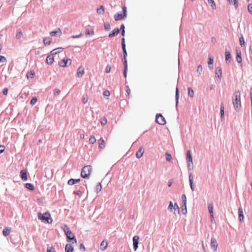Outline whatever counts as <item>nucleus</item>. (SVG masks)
<instances>
[{"label": "nucleus", "mask_w": 252, "mask_h": 252, "mask_svg": "<svg viewBox=\"0 0 252 252\" xmlns=\"http://www.w3.org/2000/svg\"><path fill=\"white\" fill-rule=\"evenodd\" d=\"M107 122V120L106 118H103L100 120V123L101 125L105 126Z\"/></svg>", "instance_id": "obj_41"}, {"label": "nucleus", "mask_w": 252, "mask_h": 252, "mask_svg": "<svg viewBox=\"0 0 252 252\" xmlns=\"http://www.w3.org/2000/svg\"><path fill=\"white\" fill-rule=\"evenodd\" d=\"M218 244L216 239L213 238L211 241V247L215 251H216L218 248Z\"/></svg>", "instance_id": "obj_12"}, {"label": "nucleus", "mask_w": 252, "mask_h": 252, "mask_svg": "<svg viewBox=\"0 0 252 252\" xmlns=\"http://www.w3.org/2000/svg\"><path fill=\"white\" fill-rule=\"evenodd\" d=\"M188 95L190 96L191 98H192L194 96V92L193 90L191 88L189 87L188 88Z\"/></svg>", "instance_id": "obj_34"}, {"label": "nucleus", "mask_w": 252, "mask_h": 252, "mask_svg": "<svg viewBox=\"0 0 252 252\" xmlns=\"http://www.w3.org/2000/svg\"><path fill=\"white\" fill-rule=\"evenodd\" d=\"M144 153V149L142 147H141L138 151L136 153V157L138 158H141Z\"/></svg>", "instance_id": "obj_13"}, {"label": "nucleus", "mask_w": 252, "mask_h": 252, "mask_svg": "<svg viewBox=\"0 0 252 252\" xmlns=\"http://www.w3.org/2000/svg\"><path fill=\"white\" fill-rule=\"evenodd\" d=\"M88 100V96H84L82 98V102L84 104H85L87 102Z\"/></svg>", "instance_id": "obj_49"}, {"label": "nucleus", "mask_w": 252, "mask_h": 252, "mask_svg": "<svg viewBox=\"0 0 252 252\" xmlns=\"http://www.w3.org/2000/svg\"><path fill=\"white\" fill-rule=\"evenodd\" d=\"M6 59L3 56L0 55V62H6Z\"/></svg>", "instance_id": "obj_54"}, {"label": "nucleus", "mask_w": 252, "mask_h": 252, "mask_svg": "<svg viewBox=\"0 0 252 252\" xmlns=\"http://www.w3.org/2000/svg\"><path fill=\"white\" fill-rule=\"evenodd\" d=\"M165 158H166V160L168 161H170L172 159L171 155L168 153L165 154Z\"/></svg>", "instance_id": "obj_39"}, {"label": "nucleus", "mask_w": 252, "mask_h": 252, "mask_svg": "<svg viewBox=\"0 0 252 252\" xmlns=\"http://www.w3.org/2000/svg\"><path fill=\"white\" fill-rule=\"evenodd\" d=\"M103 95L105 96H109L110 95V93L108 90L105 91L103 92Z\"/></svg>", "instance_id": "obj_55"}, {"label": "nucleus", "mask_w": 252, "mask_h": 252, "mask_svg": "<svg viewBox=\"0 0 252 252\" xmlns=\"http://www.w3.org/2000/svg\"><path fill=\"white\" fill-rule=\"evenodd\" d=\"M108 243L106 240H104L102 241L100 244V250L102 251H104L105 250H106V249L108 247Z\"/></svg>", "instance_id": "obj_15"}, {"label": "nucleus", "mask_w": 252, "mask_h": 252, "mask_svg": "<svg viewBox=\"0 0 252 252\" xmlns=\"http://www.w3.org/2000/svg\"><path fill=\"white\" fill-rule=\"evenodd\" d=\"M50 35L52 36H55L56 35L61 36L62 35V31L60 28H58L57 30L50 32Z\"/></svg>", "instance_id": "obj_14"}, {"label": "nucleus", "mask_w": 252, "mask_h": 252, "mask_svg": "<svg viewBox=\"0 0 252 252\" xmlns=\"http://www.w3.org/2000/svg\"><path fill=\"white\" fill-rule=\"evenodd\" d=\"M224 105H223V103H221V106H220V115H221V117H222L223 116V115H224Z\"/></svg>", "instance_id": "obj_42"}, {"label": "nucleus", "mask_w": 252, "mask_h": 252, "mask_svg": "<svg viewBox=\"0 0 252 252\" xmlns=\"http://www.w3.org/2000/svg\"><path fill=\"white\" fill-rule=\"evenodd\" d=\"M182 202L183 203V207H186V205H187V198L185 194H183L182 196Z\"/></svg>", "instance_id": "obj_36"}, {"label": "nucleus", "mask_w": 252, "mask_h": 252, "mask_svg": "<svg viewBox=\"0 0 252 252\" xmlns=\"http://www.w3.org/2000/svg\"><path fill=\"white\" fill-rule=\"evenodd\" d=\"M123 14L117 13L114 15V19L116 21L121 20L124 19L126 16V7L124 6L123 7Z\"/></svg>", "instance_id": "obj_5"}, {"label": "nucleus", "mask_w": 252, "mask_h": 252, "mask_svg": "<svg viewBox=\"0 0 252 252\" xmlns=\"http://www.w3.org/2000/svg\"><path fill=\"white\" fill-rule=\"evenodd\" d=\"M179 97V89H178V88H176V100H177V103H178Z\"/></svg>", "instance_id": "obj_46"}, {"label": "nucleus", "mask_w": 252, "mask_h": 252, "mask_svg": "<svg viewBox=\"0 0 252 252\" xmlns=\"http://www.w3.org/2000/svg\"><path fill=\"white\" fill-rule=\"evenodd\" d=\"M102 186L100 183H98L95 187V191L98 193L101 190Z\"/></svg>", "instance_id": "obj_31"}, {"label": "nucleus", "mask_w": 252, "mask_h": 252, "mask_svg": "<svg viewBox=\"0 0 252 252\" xmlns=\"http://www.w3.org/2000/svg\"><path fill=\"white\" fill-rule=\"evenodd\" d=\"M124 52V58H126V57L127 55V52L126 51V47L124 48H122Z\"/></svg>", "instance_id": "obj_60"}, {"label": "nucleus", "mask_w": 252, "mask_h": 252, "mask_svg": "<svg viewBox=\"0 0 252 252\" xmlns=\"http://www.w3.org/2000/svg\"><path fill=\"white\" fill-rule=\"evenodd\" d=\"M168 209L170 210V211H173V209L174 210V213H175L176 211H177L178 213H179L180 208L178 205V204L175 203L174 205L173 206V203L172 201H170L169 203V205L168 206Z\"/></svg>", "instance_id": "obj_7"}, {"label": "nucleus", "mask_w": 252, "mask_h": 252, "mask_svg": "<svg viewBox=\"0 0 252 252\" xmlns=\"http://www.w3.org/2000/svg\"><path fill=\"white\" fill-rule=\"evenodd\" d=\"M182 211L183 214L185 215L187 214V205H186V207H183V206H182Z\"/></svg>", "instance_id": "obj_51"}, {"label": "nucleus", "mask_w": 252, "mask_h": 252, "mask_svg": "<svg viewBox=\"0 0 252 252\" xmlns=\"http://www.w3.org/2000/svg\"><path fill=\"white\" fill-rule=\"evenodd\" d=\"M11 229L10 227H5L3 229L2 233L4 236H7L9 235Z\"/></svg>", "instance_id": "obj_20"}, {"label": "nucleus", "mask_w": 252, "mask_h": 252, "mask_svg": "<svg viewBox=\"0 0 252 252\" xmlns=\"http://www.w3.org/2000/svg\"><path fill=\"white\" fill-rule=\"evenodd\" d=\"M213 63H214L213 59L211 57H209L208 62V65H211Z\"/></svg>", "instance_id": "obj_52"}, {"label": "nucleus", "mask_w": 252, "mask_h": 252, "mask_svg": "<svg viewBox=\"0 0 252 252\" xmlns=\"http://www.w3.org/2000/svg\"><path fill=\"white\" fill-rule=\"evenodd\" d=\"M231 58V55L229 51H225V60L226 61L229 60Z\"/></svg>", "instance_id": "obj_37"}, {"label": "nucleus", "mask_w": 252, "mask_h": 252, "mask_svg": "<svg viewBox=\"0 0 252 252\" xmlns=\"http://www.w3.org/2000/svg\"><path fill=\"white\" fill-rule=\"evenodd\" d=\"M37 101V99L36 97H33L31 100L30 103L31 105H33L36 103Z\"/></svg>", "instance_id": "obj_44"}, {"label": "nucleus", "mask_w": 252, "mask_h": 252, "mask_svg": "<svg viewBox=\"0 0 252 252\" xmlns=\"http://www.w3.org/2000/svg\"><path fill=\"white\" fill-rule=\"evenodd\" d=\"M23 35V33L21 31H19L16 34V37L18 39L20 38Z\"/></svg>", "instance_id": "obj_50"}, {"label": "nucleus", "mask_w": 252, "mask_h": 252, "mask_svg": "<svg viewBox=\"0 0 252 252\" xmlns=\"http://www.w3.org/2000/svg\"><path fill=\"white\" fill-rule=\"evenodd\" d=\"M99 148L100 149H103L105 147L104 140L103 138H101L98 140Z\"/></svg>", "instance_id": "obj_26"}, {"label": "nucleus", "mask_w": 252, "mask_h": 252, "mask_svg": "<svg viewBox=\"0 0 252 252\" xmlns=\"http://www.w3.org/2000/svg\"><path fill=\"white\" fill-rule=\"evenodd\" d=\"M72 61L70 59H63L62 61L59 62V65L61 67H64L67 66V64L68 63L69 65L71 64Z\"/></svg>", "instance_id": "obj_9"}, {"label": "nucleus", "mask_w": 252, "mask_h": 252, "mask_svg": "<svg viewBox=\"0 0 252 252\" xmlns=\"http://www.w3.org/2000/svg\"><path fill=\"white\" fill-rule=\"evenodd\" d=\"M84 73V67L82 66H79L77 69V76L79 78L81 77Z\"/></svg>", "instance_id": "obj_17"}, {"label": "nucleus", "mask_w": 252, "mask_h": 252, "mask_svg": "<svg viewBox=\"0 0 252 252\" xmlns=\"http://www.w3.org/2000/svg\"><path fill=\"white\" fill-rule=\"evenodd\" d=\"M64 231L66 235L67 238L69 240H74L75 243H77V240L75 238L74 234L72 233V232L69 229L66 225H64Z\"/></svg>", "instance_id": "obj_4"}, {"label": "nucleus", "mask_w": 252, "mask_h": 252, "mask_svg": "<svg viewBox=\"0 0 252 252\" xmlns=\"http://www.w3.org/2000/svg\"><path fill=\"white\" fill-rule=\"evenodd\" d=\"M85 33L87 35H93L94 34V32L93 29H86Z\"/></svg>", "instance_id": "obj_35"}, {"label": "nucleus", "mask_w": 252, "mask_h": 252, "mask_svg": "<svg viewBox=\"0 0 252 252\" xmlns=\"http://www.w3.org/2000/svg\"><path fill=\"white\" fill-rule=\"evenodd\" d=\"M156 122L160 125H164L166 124L165 118L160 114H158L156 115Z\"/></svg>", "instance_id": "obj_6"}, {"label": "nucleus", "mask_w": 252, "mask_h": 252, "mask_svg": "<svg viewBox=\"0 0 252 252\" xmlns=\"http://www.w3.org/2000/svg\"><path fill=\"white\" fill-rule=\"evenodd\" d=\"M111 66L109 65H108L105 68V72L106 73H109L111 71Z\"/></svg>", "instance_id": "obj_53"}, {"label": "nucleus", "mask_w": 252, "mask_h": 252, "mask_svg": "<svg viewBox=\"0 0 252 252\" xmlns=\"http://www.w3.org/2000/svg\"><path fill=\"white\" fill-rule=\"evenodd\" d=\"M104 28L105 30L109 31L110 30L111 27L109 23H106L104 24Z\"/></svg>", "instance_id": "obj_48"}, {"label": "nucleus", "mask_w": 252, "mask_h": 252, "mask_svg": "<svg viewBox=\"0 0 252 252\" xmlns=\"http://www.w3.org/2000/svg\"><path fill=\"white\" fill-rule=\"evenodd\" d=\"M7 93H8V89L7 88H5L3 90V94L4 95H6L7 94Z\"/></svg>", "instance_id": "obj_62"}, {"label": "nucleus", "mask_w": 252, "mask_h": 252, "mask_svg": "<svg viewBox=\"0 0 252 252\" xmlns=\"http://www.w3.org/2000/svg\"><path fill=\"white\" fill-rule=\"evenodd\" d=\"M139 237L137 235L134 236L133 237V249L136 251L138 248V245L139 243Z\"/></svg>", "instance_id": "obj_10"}, {"label": "nucleus", "mask_w": 252, "mask_h": 252, "mask_svg": "<svg viewBox=\"0 0 252 252\" xmlns=\"http://www.w3.org/2000/svg\"><path fill=\"white\" fill-rule=\"evenodd\" d=\"M92 168L91 165L85 166L82 169L81 176L83 178H88L90 175Z\"/></svg>", "instance_id": "obj_3"}, {"label": "nucleus", "mask_w": 252, "mask_h": 252, "mask_svg": "<svg viewBox=\"0 0 252 252\" xmlns=\"http://www.w3.org/2000/svg\"><path fill=\"white\" fill-rule=\"evenodd\" d=\"M54 61V58L52 55L48 56L46 58V63L49 64H52Z\"/></svg>", "instance_id": "obj_22"}, {"label": "nucleus", "mask_w": 252, "mask_h": 252, "mask_svg": "<svg viewBox=\"0 0 252 252\" xmlns=\"http://www.w3.org/2000/svg\"><path fill=\"white\" fill-rule=\"evenodd\" d=\"M230 3L234 2V5L237 8L238 6V0H228Z\"/></svg>", "instance_id": "obj_43"}, {"label": "nucleus", "mask_w": 252, "mask_h": 252, "mask_svg": "<svg viewBox=\"0 0 252 252\" xmlns=\"http://www.w3.org/2000/svg\"><path fill=\"white\" fill-rule=\"evenodd\" d=\"M189 184L190 186V188L192 191L194 190V187L193 186V176L191 174H190L189 176Z\"/></svg>", "instance_id": "obj_28"}, {"label": "nucleus", "mask_w": 252, "mask_h": 252, "mask_svg": "<svg viewBox=\"0 0 252 252\" xmlns=\"http://www.w3.org/2000/svg\"><path fill=\"white\" fill-rule=\"evenodd\" d=\"M52 39L49 37H46L43 39V43L45 45H50Z\"/></svg>", "instance_id": "obj_27"}, {"label": "nucleus", "mask_w": 252, "mask_h": 252, "mask_svg": "<svg viewBox=\"0 0 252 252\" xmlns=\"http://www.w3.org/2000/svg\"><path fill=\"white\" fill-rule=\"evenodd\" d=\"M34 75V71H31L30 72H29L27 74V77L28 78H32Z\"/></svg>", "instance_id": "obj_40"}, {"label": "nucleus", "mask_w": 252, "mask_h": 252, "mask_svg": "<svg viewBox=\"0 0 252 252\" xmlns=\"http://www.w3.org/2000/svg\"><path fill=\"white\" fill-rule=\"evenodd\" d=\"M208 210L210 214L211 221L213 222L214 220V217L213 215V205L212 203L208 205Z\"/></svg>", "instance_id": "obj_11"}, {"label": "nucleus", "mask_w": 252, "mask_h": 252, "mask_svg": "<svg viewBox=\"0 0 252 252\" xmlns=\"http://www.w3.org/2000/svg\"><path fill=\"white\" fill-rule=\"evenodd\" d=\"M89 141L90 144H94L96 142V139L94 135H91Z\"/></svg>", "instance_id": "obj_29"}, {"label": "nucleus", "mask_w": 252, "mask_h": 252, "mask_svg": "<svg viewBox=\"0 0 252 252\" xmlns=\"http://www.w3.org/2000/svg\"><path fill=\"white\" fill-rule=\"evenodd\" d=\"M232 103L235 109L239 111L241 107V93L239 91H236L233 93Z\"/></svg>", "instance_id": "obj_1"}, {"label": "nucleus", "mask_w": 252, "mask_h": 252, "mask_svg": "<svg viewBox=\"0 0 252 252\" xmlns=\"http://www.w3.org/2000/svg\"><path fill=\"white\" fill-rule=\"evenodd\" d=\"M38 218L43 222L51 224L52 223L53 220L49 213L46 212L44 214L41 213L38 214Z\"/></svg>", "instance_id": "obj_2"}, {"label": "nucleus", "mask_w": 252, "mask_h": 252, "mask_svg": "<svg viewBox=\"0 0 252 252\" xmlns=\"http://www.w3.org/2000/svg\"><path fill=\"white\" fill-rule=\"evenodd\" d=\"M187 160L188 162L192 163V158L191 155V153L189 150L188 151L187 154Z\"/></svg>", "instance_id": "obj_25"}, {"label": "nucleus", "mask_w": 252, "mask_h": 252, "mask_svg": "<svg viewBox=\"0 0 252 252\" xmlns=\"http://www.w3.org/2000/svg\"><path fill=\"white\" fill-rule=\"evenodd\" d=\"M172 183H173V180H170L168 181V186L169 187H171L172 184Z\"/></svg>", "instance_id": "obj_64"}, {"label": "nucleus", "mask_w": 252, "mask_h": 252, "mask_svg": "<svg viewBox=\"0 0 252 252\" xmlns=\"http://www.w3.org/2000/svg\"><path fill=\"white\" fill-rule=\"evenodd\" d=\"M208 1L213 9H215L216 8V5L214 0H208Z\"/></svg>", "instance_id": "obj_30"}, {"label": "nucleus", "mask_w": 252, "mask_h": 252, "mask_svg": "<svg viewBox=\"0 0 252 252\" xmlns=\"http://www.w3.org/2000/svg\"><path fill=\"white\" fill-rule=\"evenodd\" d=\"M26 187L27 189L31 190H33L34 189V186L31 183H27L26 184Z\"/></svg>", "instance_id": "obj_32"}, {"label": "nucleus", "mask_w": 252, "mask_h": 252, "mask_svg": "<svg viewBox=\"0 0 252 252\" xmlns=\"http://www.w3.org/2000/svg\"><path fill=\"white\" fill-rule=\"evenodd\" d=\"M80 182V179H71L68 181L67 183L69 185L72 186L75 184L78 183Z\"/></svg>", "instance_id": "obj_19"}, {"label": "nucleus", "mask_w": 252, "mask_h": 252, "mask_svg": "<svg viewBox=\"0 0 252 252\" xmlns=\"http://www.w3.org/2000/svg\"><path fill=\"white\" fill-rule=\"evenodd\" d=\"M236 59H237V61L239 63L241 62V57L239 55H237Z\"/></svg>", "instance_id": "obj_63"}, {"label": "nucleus", "mask_w": 252, "mask_h": 252, "mask_svg": "<svg viewBox=\"0 0 252 252\" xmlns=\"http://www.w3.org/2000/svg\"><path fill=\"white\" fill-rule=\"evenodd\" d=\"M47 252H56L55 249L51 247L47 249Z\"/></svg>", "instance_id": "obj_56"}, {"label": "nucleus", "mask_w": 252, "mask_h": 252, "mask_svg": "<svg viewBox=\"0 0 252 252\" xmlns=\"http://www.w3.org/2000/svg\"><path fill=\"white\" fill-rule=\"evenodd\" d=\"M248 10L250 14H252V3H250L248 5Z\"/></svg>", "instance_id": "obj_47"}, {"label": "nucleus", "mask_w": 252, "mask_h": 252, "mask_svg": "<svg viewBox=\"0 0 252 252\" xmlns=\"http://www.w3.org/2000/svg\"><path fill=\"white\" fill-rule=\"evenodd\" d=\"M238 213H239V219L240 221H242L244 220V215L243 212L242 208H239L238 209Z\"/></svg>", "instance_id": "obj_21"}, {"label": "nucleus", "mask_w": 252, "mask_h": 252, "mask_svg": "<svg viewBox=\"0 0 252 252\" xmlns=\"http://www.w3.org/2000/svg\"><path fill=\"white\" fill-rule=\"evenodd\" d=\"M120 32V30L118 28L114 29L109 34V37H112L117 35Z\"/></svg>", "instance_id": "obj_18"}, {"label": "nucleus", "mask_w": 252, "mask_h": 252, "mask_svg": "<svg viewBox=\"0 0 252 252\" xmlns=\"http://www.w3.org/2000/svg\"><path fill=\"white\" fill-rule=\"evenodd\" d=\"M97 12L98 14H103L104 12V7L103 6H100L99 8L97 9Z\"/></svg>", "instance_id": "obj_33"}, {"label": "nucleus", "mask_w": 252, "mask_h": 252, "mask_svg": "<svg viewBox=\"0 0 252 252\" xmlns=\"http://www.w3.org/2000/svg\"><path fill=\"white\" fill-rule=\"evenodd\" d=\"M20 174H21V177L22 180L24 181H27L28 179V178H27V174L26 170H21L20 172Z\"/></svg>", "instance_id": "obj_16"}, {"label": "nucleus", "mask_w": 252, "mask_h": 252, "mask_svg": "<svg viewBox=\"0 0 252 252\" xmlns=\"http://www.w3.org/2000/svg\"><path fill=\"white\" fill-rule=\"evenodd\" d=\"M74 193L75 194L78 195H79V196H80L81 195V194H82V192H81V191L80 190H77V191H74Z\"/></svg>", "instance_id": "obj_61"}, {"label": "nucleus", "mask_w": 252, "mask_h": 252, "mask_svg": "<svg viewBox=\"0 0 252 252\" xmlns=\"http://www.w3.org/2000/svg\"><path fill=\"white\" fill-rule=\"evenodd\" d=\"M5 150V147L3 145H0V154L2 153Z\"/></svg>", "instance_id": "obj_57"}, {"label": "nucleus", "mask_w": 252, "mask_h": 252, "mask_svg": "<svg viewBox=\"0 0 252 252\" xmlns=\"http://www.w3.org/2000/svg\"><path fill=\"white\" fill-rule=\"evenodd\" d=\"M124 64L125 68L127 69V61H126V58H124Z\"/></svg>", "instance_id": "obj_59"}, {"label": "nucleus", "mask_w": 252, "mask_h": 252, "mask_svg": "<svg viewBox=\"0 0 252 252\" xmlns=\"http://www.w3.org/2000/svg\"><path fill=\"white\" fill-rule=\"evenodd\" d=\"M239 41L241 47H244L245 46V41L242 35L239 38Z\"/></svg>", "instance_id": "obj_38"}, {"label": "nucleus", "mask_w": 252, "mask_h": 252, "mask_svg": "<svg viewBox=\"0 0 252 252\" xmlns=\"http://www.w3.org/2000/svg\"><path fill=\"white\" fill-rule=\"evenodd\" d=\"M216 77L218 81H220L222 77V69L220 67H218L215 71Z\"/></svg>", "instance_id": "obj_8"}, {"label": "nucleus", "mask_w": 252, "mask_h": 252, "mask_svg": "<svg viewBox=\"0 0 252 252\" xmlns=\"http://www.w3.org/2000/svg\"><path fill=\"white\" fill-rule=\"evenodd\" d=\"M63 48L62 47H59V48H56L51 51L52 55H53L57 54L58 53H60V52H62L63 51Z\"/></svg>", "instance_id": "obj_24"}, {"label": "nucleus", "mask_w": 252, "mask_h": 252, "mask_svg": "<svg viewBox=\"0 0 252 252\" xmlns=\"http://www.w3.org/2000/svg\"><path fill=\"white\" fill-rule=\"evenodd\" d=\"M122 48H124L125 47H126L125 39L124 38H123L122 39Z\"/></svg>", "instance_id": "obj_58"}, {"label": "nucleus", "mask_w": 252, "mask_h": 252, "mask_svg": "<svg viewBox=\"0 0 252 252\" xmlns=\"http://www.w3.org/2000/svg\"><path fill=\"white\" fill-rule=\"evenodd\" d=\"M65 252H73V247L71 244H67L65 248Z\"/></svg>", "instance_id": "obj_23"}, {"label": "nucleus", "mask_w": 252, "mask_h": 252, "mask_svg": "<svg viewBox=\"0 0 252 252\" xmlns=\"http://www.w3.org/2000/svg\"><path fill=\"white\" fill-rule=\"evenodd\" d=\"M197 72L199 74H201L202 72V67L201 65H199L197 67Z\"/></svg>", "instance_id": "obj_45"}]
</instances>
